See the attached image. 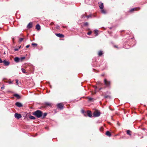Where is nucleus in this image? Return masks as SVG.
<instances>
[{
  "mask_svg": "<svg viewBox=\"0 0 147 147\" xmlns=\"http://www.w3.org/2000/svg\"><path fill=\"white\" fill-rule=\"evenodd\" d=\"M33 114L37 118L41 117L42 115V112L40 110H37L34 112Z\"/></svg>",
  "mask_w": 147,
  "mask_h": 147,
  "instance_id": "f257e3e1",
  "label": "nucleus"
},
{
  "mask_svg": "<svg viewBox=\"0 0 147 147\" xmlns=\"http://www.w3.org/2000/svg\"><path fill=\"white\" fill-rule=\"evenodd\" d=\"M104 82L106 87H109V86L110 84V82L109 81H108L107 79H105L104 80Z\"/></svg>",
  "mask_w": 147,
  "mask_h": 147,
  "instance_id": "f03ea898",
  "label": "nucleus"
},
{
  "mask_svg": "<svg viewBox=\"0 0 147 147\" xmlns=\"http://www.w3.org/2000/svg\"><path fill=\"white\" fill-rule=\"evenodd\" d=\"M15 117L16 118L18 119H19L22 117L21 115L20 114H18V113H16L15 114Z\"/></svg>",
  "mask_w": 147,
  "mask_h": 147,
  "instance_id": "7ed1b4c3",
  "label": "nucleus"
},
{
  "mask_svg": "<svg viewBox=\"0 0 147 147\" xmlns=\"http://www.w3.org/2000/svg\"><path fill=\"white\" fill-rule=\"evenodd\" d=\"M100 113L99 112H95L93 113V115L94 117H98L100 115Z\"/></svg>",
  "mask_w": 147,
  "mask_h": 147,
  "instance_id": "20e7f679",
  "label": "nucleus"
},
{
  "mask_svg": "<svg viewBox=\"0 0 147 147\" xmlns=\"http://www.w3.org/2000/svg\"><path fill=\"white\" fill-rule=\"evenodd\" d=\"M57 107L60 109H63V106L62 104L58 103L57 105Z\"/></svg>",
  "mask_w": 147,
  "mask_h": 147,
  "instance_id": "39448f33",
  "label": "nucleus"
},
{
  "mask_svg": "<svg viewBox=\"0 0 147 147\" xmlns=\"http://www.w3.org/2000/svg\"><path fill=\"white\" fill-rule=\"evenodd\" d=\"M98 4H99V7L101 9H103L104 5L103 3L101 2H99Z\"/></svg>",
  "mask_w": 147,
  "mask_h": 147,
  "instance_id": "423d86ee",
  "label": "nucleus"
},
{
  "mask_svg": "<svg viewBox=\"0 0 147 147\" xmlns=\"http://www.w3.org/2000/svg\"><path fill=\"white\" fill-rule=\"evenodd\" d=\"M55 35L58 37L62 38L64 37V35L60 33H56Z\"/></svg>",
  "mask_w": 147,
  "mask_h": 147,
  "instance_id": "0eeeda50",
  "label": "nucleus"
},
{
  "mask_svg": "<svg viewBox=\"0 0 147 147\" xmlns=\"http://www.w3.org/2000/svg\"><path fill=\"white\" fill-rule=\"evenodd\" d=\"M15 104L16 106L19 107H20L23 106L19 102H16Z\"/></svg>",
  "mask_w": 147,
  "mask_h": 147,
  "instance_id": "6e6552de",
  "label": "nucleus"
},
{
  "mask_svg": "<svg viewBox=\"0 0 147 147\" xmlns=\"http://www.w3.org/2000/svg\"><path fill=\"white\" fill-rule=\"evenodd\" d=\"M104 53V52L102 51H99L98 53V56L99 57L101 56Z\"/></svg>",
  "mask_w": 147,
  "mask_h": 147,
  "instance_id": "1a4fd4ad",
  "label": "nucleus"
},
{
  "mask_svg": "<svg viewBox=\"0 0 147 147\" xmlns=\"http://www.w3.org/2000/svg\"><path fill=\"white\" fill-rule=\"evenodd\" d=\"M4 65L5 66H7L9 65V63L8 61H6L5 60H4L3 62Z\"/></svg>",
  "mask_w": 147,
  "mask_h": 147,
  "instance_id": "9d476101",
  "label": "nucleus"
},
{
  "mask_svg": "<svg viewBox=\"0 0 147 147\" xmlns=\"http://www.w3.org/2000/svg\"><path fill=\"white\" fill-rule=\"evenodd\" d=\"M14 61L16 63H18L19 61H20V58L18 57H15L14 58Z\"/></svg>",
  "mask_w": 147,
  "mask_h": 147,
  "instance_id": "9b49d317",
  "label": "nucleus"
},
{
  "mask_svg": "<svg viewBox=\"0 0 147 147\" xmlns=\"http://www.w3.org/2000/svg\"><path fill=\"white\" fill-rule=\"evenodd\" d=\"M87 115L89 117H92V113L90 111H87Z\"/></svg>",
  "mask_w": 147,
  "mask_h": 147,
  "instance_id": "f8f14e48",
  "label": "nucleus"
},
{
  "mask_svg": "<svg viewBox=\"0 0 147 147\" xmlns=\"http://www.w3.org/2000/svg\"><path fill=\"white\" fill-rule=\"evenodd\" d=\"M101 9V12L102 13L105 14L107 13V11L103 9Z\"/></svg>",
  "mask_w": 147,
  "mask_h": 147,
  "instance_id": "ddd939ff",
  "label": "nucleus"
},
{
  "mask_svg": "<svg viewBox=\"0 0 147 147\" xmlns=\"http://www.w3.org/2000/svg\"><path fill=\"white\" fill-rule=\"evenodd\" d=\"M27 27L28 28H30L32 27V23H29L27 26Z\"/></svg>",
  "mask_w": 147,
  "mask_h": 147,
  "instance_id": "4468645a",
  "label": "nucleus"
},
{
  "mask_svg": "<svg viewBox=\"0 0 147 147\" xmlns=\"http://www.w3.org/2000/svg\"><path fill=\"white\" fill-rule=\"evenodd\" d=\"M14 96L16 97L18 99H19L20 98V96L17 94H14Z\"/></svg>",
  "mask_w": 147,
  "mask_h": 147,
  "instance_id": "2eb2a0df",
  "label": "nucleus"
},
{
  "mask_svg": "<svg viewBox=\"0 0 147 147\" xmlns=\"http://www.w3.org/2000/svg\"><path fill=\"white\" fill-rule=\"evenodd\" d=\"M36 29L39 30L40 29V26L38 24L36 25Z\"/></svg>",
  "mask_w": 147,
  "mask_h": 147,
  "instance_id": "dca6fc26",
  "label": "nucleus"
},
{
  "mask_svg": "<svg viewBox=\"0 0 147 147\" xmlns=\"http://www.w3.org/2000/svg\"><path fill=\"white\" fill-rule=\"evenodd\" d=\"M137 9H138L137 10H139L140 8H133V9H131L130 10V11L131 12V11H133L136 10H136Z\"/></svg>",
  "mask_w": 147,
  "mask_h": 147,
  "instance_id": "f3484780",
  "label": "nucleus"
},
{
  "mask_svg": "<svg viewBox=\"0 0 147 147\" xmlns=\"http://www.w3.org/2000/svg\"><path fill=\"white\" fill-rule=\"evenodd\" d=\"M106 135L110 137V132L109 131H107L106 133Z\"/></svg>",
  "mask_w": 147,
  "mask_h": 147,
  "instance_id": "a211bd4d",
  "label": "nucleus"
},
{
  "mask_svg": "<svg viewBox=\"0 0 147 147\" xmlns=\"http://www.w3.org/2000/svg\"><path fill=\"white\" fill-rule=\"evenodd\" d=\"M47 114L46 113H44L43 114H42V118H45L47 116Z\"/></svg>",
  "mask_w": 147,
  "mask_h": 147,
  "instance_id": "6ab92c4d",
  "label": "nucleus"
},
{
  "mask_svg": "<svg viewBox=\"0 0 147 147\" xmlns=\"http://www.w3.org/2000/svg\"><path fill=\"white\" fill-rule=\"evenodd\" d=\"M131 131L129 130H127V134L129 135V136H131Z\"/></svg>",
  "mask_w": 147,
  "mask_h": 147,
  "instance_id": "aec40b11",
  "label": "nucleus"
},
{
  "mask_svg": "<svg viewBox=\"0 0 147 147\" xmlns=\"http://www.w3.org/2000/svg\"><path fill=\"white\" fill-rule=\"evenodd\" d=\"M88 100L89 101H93V98H91V97H88Z\"/></svg>",
  "mask_w": 147,
  "mask_h": 147,
  "instance_id": "412c9836",
  "label": "nucleus"
},
{
  "mask_svg": "<svg viewBox=\"0 0 147 147\" xmlns=\"http://www.w3.org/2000/svg\"><path fill=\"white\" fill-rule=\"evenodd\" d=\"M45 104L47 106H51V103L48 102H45Z\"/></svg>",
  "mask_w": 147,
  "mask_h": 147,
  "instance_id": "4be33fe9",
  "label": "nucleus"
},
{
  "mask_svg": "<svg viewBox=\"0 0 147 147\" xmlns=\"http://www.w3.org/2000/svg\"><path fill=\"white\" fill-rule=\"evenodd\" d=\"M21 70L23 73L24 74H26V70L24 69L23 68H22Z\"/></svg>",
  "mask_w": 147,
  "mask_h": 147,
  "instance_id": "5701e85b",
  "label": "nucleus"
},
{
  "mask_svg": "<svg viewBox=\"0 0 147 147\" xmlns=\"http://www.w3.org/2000/svg\"><path fill=\"white\" fill-rule=\"evenodd\" d=\"M29 118L30 119H35V118L34 117L31 115L30 116Z\"/></svg>",
  "mask_w": 147,
  "mask_h": 147,
  "instance_id": "b1692460",
  "label": "nucleus"
},
{
  "mask_svg": "<svg viewBox=\"0 0 147 147\" xmlns=\"http://www.w3.org/2000/svg\"><path fill=\"white\" fill-rule=\"evenodd\" d=\"M94 33L96 34V36L98 34V31L97 30H94Z\"/></svg>",
  "mask_w": 147,
  "mask_h": 147,
  "instance_id": "393cba45",
  "label": "nucleus"
},
{
  "mask_svg": "<svg viewBox=\"0 0 147 147\" xmlns=\"http://www.w3.org/2000/svg\"><path fill=\"white\" fill-rule=\"evenodd\" d=\"M25 57H21V58H20V61H22L24 59H25Z\"/></svg>",
  "mask_w": 147,
  "mask_h": 147,
  "instance_id": "a878e982",
  "label": "nucleus"
},
{
  "mask_svg": "<svg viewBox=\"0 0 147 147\" xmlns=\"http://www.w3.org/2000/svg\"><path fill=\"white\" fill-rule=\"evenodd\" d=\"M32 45L33 46H36L37 45V44L35 43L34 42H33L32 44Z\"/></svg>",
  "mask_w": 147,
  "mask_h": 147,
  "instance_id": "bb28decb",
  "label": "nucleus"
},
{
  "mask_svg": "<svg viewBox=\"0 0 147 147\" xmlns=\"http://www.w3.org/2000/svg\"><path fill=\"white\" fill-rule=\"evenodd\" d=\"M23 39H24V38H20L19 39V41L20 42H22L23 41Z\"/></svg>",
  "mask_w": 147,
  "mask_h": 147,
  "instance_id": "cd10ccee",
  "label": "nucleus"
},
{
  "mask_svg": "<svg viewBox=\"0 0 147 147\" xmlns=\"http://www.w3.org/2000/svg\"><path fill=\"white\" fill-rule=\"evenodd\" d=\"M88 23L87 22H85L84 24V25L85 26H88Z\"/></svg>",
  "mask_w": 147,
  "mask_h": 147,
  "instance_id": "c85d7f7f",
  "label": "nucleus"
},
{
  "mask_svg": "<svg viewBox=\"0 0 147 147\" xmlns=\"http://www.w3.org/2000/svg\"><path fill=\"white\" fill-rule=\"evenodd\" d=\"M85 116H87V112H85L84 114H83Z\"/></svg>",
  "mask_w": 147,
  "mask_h": 147,
  "instance_id": "c756f323",
  "label": "nucleus"
},
{
  "mask_svg": "<svg viewBox=\"0 0 147 147\" xmlns=\"http://www.w3.org/2000/svg\"><path fill=\"white\" fill-rule=\"evenodd\" d=\"M16 84L17 85H18V79H16Z\"/></svg>",
  "mask_w": 147,
  "mask_h": 147,
  "instance_id": "7c9ffc66",
  "label": "nucleus"
},
{
  "mask_svg": "<svg viewBox=\"0 0 147 147\" xmlns=\"http://www.w3.org/2000/svg\"><path fill=\"white\" fill-rule=\"evenodd\" d=\"M81 112L82 113L84 114L85 112L84 110L82 109L81 110Z\"/></svg>",
  "mask_w": 147,
  "mask_h": 147,
  "instance_id": "2f4dec72",
  "label": "nucleus"
},
{
  "mask_svg": "<svg viewBox=\"0 0 147 147\" xmlns=\"http://www.w3.org/2000/svg\"><path fill=\"white\" fill-rule=\"evenodd\" d=\"M92 33V32L90 31V32H88L87 34L88 35H90Z\"/></svg>",
  "mask_w": 147,
  "mask_h": 147,
  "instance_id": "473e14b6",
  "label": "nucleus"
},
{
  "mask_svg": "<svg viewBox=\"0 0 147 147\" xmlns=\"http://www.w3.org/2000/svg\"><path fill=\"white\" fill-rule=\"evenodd\" d=\"M86 17L88 18H90L91 17V15H89L88 16H86Z\"/></svg>",
  "mask_w": 147,
  "mask_h": 147,
  "instance_id": "72a5a7b5",
  "label": "nucleus"
},
{
  "mask_svg": "<svg viewBox=\"0 0 147 147\" xmlns=\"http://www.w3.org/2000/svg\"><path fill=\"white\" fill-rule=\"evenodd\" d=\"M60 27L58 25H57L56 26V28L57 29H59Z\"/></svg>",
  "mask_w": 147,
  "mask_h": 147,
  "instance_id": "f704fd0d",
  "label": "nucleus"
},
{
  "mask_svg": "<svg viewBox=\"0 0 147 147\" xmlns=\"http://www.w3.org/2000/svg\"><path fill=\"white\" fill-rule=\"evenodd\" d=\"M3 61L0 58V63H3Z\"/></svg>",
  "mask_w": 147,
  "mask_h": 147,
  "instance_id": "c9c22d12",
  "label": "nucleus"
},
{
  "mask_svg": "<svg viewBox=\"0 0 147 147\" xmlns=\"http://www.w3.org/2000/svg\"><path fill=\"white\" fill-rule=\"evenodd\" d=\"M18 50V49H14L15 51H17Z\"/></svg>",
  "mask_w": 147,
  "mask_h": 147,
  "instance_id": "e433bc0d",
  "label": "nucleus"
},
{
  "mask_svg": "<svg viewBox=\"0 0 147 147\" xmlns=\"http://www.w3.org/2000/svg\"><path fill=\"white\" fill-rule=\"evenodd\" d=\"M8 83L9 84H12V82L11 81H9L8 82Z\"/></svg>",
  "mask_w": 147,
  "mask_h": 147,
  "instance_id": "4c0bfd02",
  "label": "nucleus"
},
{
  "mask_svg": "<svg viewBox=\"0 0 147 147\" xmlns=\"http://www.w3.org/2000/svg\"><path fill=\"white\" fill-rule=\"evenodd\" d=\"M30 46V45H27L26 46V48H28V47H29Z\"/></svg>",
  "mask_w": 147,
  "mask_h": 147,
  "instance_id": "58836bf2",
  "label": "nucleus"
},
{
  "mask_svg": "<svg viewBox=\"0 0 147 147\" xmlns=\"http://www.w3.org/2000/svg\"><path fill=\"white\" fill-rule=\"evenodd\" d=\"M4 88V87L3 86V87H1V89H3Z\"/></svg>",
  "mask_w": 147,
  "mask_h": 147,
  "instance_id": "ea45409f",
  "label": "nucleus"
},
{
  "mask_svg": "<svg viewBox=\"0 0 147 147\" xmlns=\"http://www.w3.org/2000/svg\"><path fill=\"white\" fill-rule=\"evenodd\" d=\"M111 119H112V120H113L112 117H111Z\"/></svg>",
  "mask_w": 147,
  "mask_h": 147,
  "instance_id": "a19ab883",
  "label": "nucleus"
},
{
  "mask_svg": "<svg viewBox=\"0 0 147 147\" xmlns=\"http://www.w3.org/2000/svg\"><path fill=\"white\" fill-rule=\"evenodd\" d=\"M114 47H117L116 46H114Z\"/></svg>",
  "mask_w": 147,
  "mask_h": 147,
  "instance_id": "79ce46f5",
  "label": "nucleus"
},
{
  "mask_svg": "<svg viewBox=\"0 0 147 147\" xmlns=\"http://www.w3.org/2000/svg\"><path fill=\"white\" fill-rule=\"evenodd\" d=\"M109 108L110 109V106H109Z\"/></svg>",
  "mask_w": 147,
  "mask_h": 147,
  "instance_id": "37998d69",
  "label": "nucleus"
},
{
  "mask_svg": "<svg viewBox=\"0 0 147 147\" xmlns=\"http://www.w3.org/2000/svg\"><path fill=\"white\" fill-rule=\"evenodd\" d=\"M21 47V46H20V47H19V48L20 49V48Z\"/></svg>",
  "mask_w": 147,
  "mask_h": 147,
  "instance_id": "c03bdc74",
  "label": "nucleus"
},
{
  "mask_svg": "<svg viewBox=\"0 0 147 147\" xmlns=\"http://www.w3.org/2000/svg\"><path fill=\"white\" fill-rule=\"evenodd\" d=\"M103 129V128H101L100 129Z\"/></svg>",
  "mask_w": 147,
  "mask_h": 147,
  "instance_id": "a18cd8bd",
  "label": "nucleus"
}]
</instances>
